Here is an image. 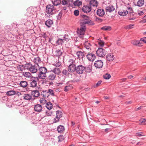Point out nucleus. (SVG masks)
<instances>
[{
	"mask_svg": "<svg viewBox=\"0 0 146 146\" xmlns=\"http://www.w3.org/2000/svg\"><path fill=\"white\" fill-rule=\"evenodd\" d=\"M34 108L35 111L39 112L41 111L42 109L41 105L39 104L35 105Z\"/></svg>",
	"mask_w": 146,
	"mask_h": 146,
	"instance_id": "obj_13",
	"label": "nucleus"
},
{
	"mask_svg": "<svg viewBox=\"0 0 146 146\" xmlns=\"http://www.w3.org/2000/svg\"><path fill=\"white\" fill-rule=\"evenodd\" d=\"M23 98L25 100H30L32 99V96L28 94H24L23 96Z\"/></svg>",
	"mask_w": 146,
	"mask_h": 146,
	"instance_id": "obj_23",
	"label": "nucleus"
},
{
	"mask_svg": "<svg viewBox=\"0 0 146 146\" xmlns=\"http://www.w3.org/2000/svg\"><path fill=\"white\" fill-rule=\"evenodd\" d=\"M54 73L55 74L58 75L61 73V71L60 69L59 68H55L53 69V70L51 71Z\"/></svg>",
	"mask_w": 146,
	"mask_h": 146,
	"instance_id": "obj_24",
	"label": "nucleus"
},
{
	"mask_svg": "<svg viewBox=\"0 0 146 146\" xmlns=\"http://www.w3.org/2000/svg\"><path fill=\"white\" fill-rule=\"evenodd\" d=\"M144 13L142 11H138V14L140 16L142 15Z\"/></svg>",
	"mask_w": 146,
	"mask_h": 146,
	"instance_id": "obj_60",
	"label": "nucleus"
},
{
	"mask_svg": "<svg viewBox=\"0 0 146 146\" xmlns=\"http://www.w3.org/2000/svg\"><path fill=\"white\" fill-rule=\"evenodd\" d=\"M85 52L84 51L83 52L81 51L77 52L76 54L77 55L78 57L79 58H82L85 56Z\"/></svg>",
	"mask_w": 146,
	"mask_h": 146,
	"instance_id": "obj_17",
	"label": "nucleus"
},
{
	"mask_svg": "<svg viewBox=\"0 0 146 146\" xmlns=\"http://www.w3.org/2000/svg\"><path fill=\"white\" fill-rule=\"evenodd\" d=\"M98 5L97 1L95 0H91L90 2V5L93 7H97Z\"/></svg>",
	"mask_w": 146,
	"mask_h": 146,
	"instance_id": "obj_20",
	"label": "nucleus"
},
{
	"mask_svg": "<svg viewBox=\"0 0 146 146\" xmlns=\"http://www.w3.org/2000/svg\"><path fill=\"white\" fill-rule=\"evenodd\" d=\"M46 115L47 116H51L52 114V112L50 111L49 110L48 111H46Z\"/></svg>",
	"mask_w": 146,
	"mask_h": 146,
	"instance_id": "obj_52",
	"label": "nucleus"
},
{
	"mask_svg": "<svg viewBox=\"0 0 146 146\" xmlns=\"http://www.w3.org/2000/svg\"><path fill=\"white\" fill-rule=\"evenodd\" d=\"M131 43L135 46L139 47L142 46L143 45V43L141 42L140 40H133L131 41Z\"/></svg>",
	"mask_w": 146,
	"mask_h": 146,
	"instance_id": "obj_12",
	"label": "nucleus"
},
{
	"mask_svg": "<svg viewBox=\"0 0 146 146\" xmlns=\"http://www.w3.org/2000/svg\"><path fill=\"white\" fill-rule=\"evenodd\" d=\"M56 75L54 73L50 74L48 76V79L52 80H54L56 78Z\"/></svg>",
	"mask_w": 146,
	"mask_h": 146,
	"instance_id": "obj_30",
	"label": "nucleus"
},
{
	"mask_svg": "<svg viewBox=\"0 0 146 146\" xmlns=\"http://www.w3.org/2000/svg\"><path fill=\"white\" fill-rule=\"evenodd\" d=\"M18 24L16 23H13L12 24V26L13 28L15 29L17 27Z\"/></svg>",
	"mask_w": 146,
	"mask_h": 146,
	"instance_id": "obj_54",
	"label": "nucleus"
},
{
	"mask_svg": "<svg viewBox=\"0 0 146 146\" xmlns=\"http://www.w3.org/2000/svg\"><path fill=\"white\" fill-rule=\"evenodd\" d=\"M57 130L58 133H61L64 130V128L63 126L60 125L57 127Z\"/></svg>",
	"mask_w": 146,
	"mask_h": 146,
	"instance_id": "obj_29",
	"label": "nucleus"
},
{
	"mask_svg": "<svg viewBox=\"0 0 146 146\" xmlns=\"http://www.w3.org/2000/svg\"><path fill=\"white\" fill-rule=\"evenodd\" d=\"M29 71L33 73H36L37 71V69L35 65H32Z\"/></svg>",
	"mask_w": 146,
	"mask_h": 146,
	"instance_id": "obj_25",
	"label": "nucleus"
},
{
	"mask_svg": "<svg viewBox=\"0 0 146 146\" xmlns=\"http://www.w3.org/2000/svg\"><path fill=\"white\" fill-rule=\"evenodd\" d=\"M58 142H60L64 140L63 136V135H61L58 136Z\"/></svg>",
	"mask_w": 146,
	"mask_h": 146,
	"instance_id": "obj_50",
	"label": "nucleus"
},
{
	"mask_svg": "<svg viewBox=\"0 0 146 146\" xmlns=\"http://www.w3.org/2000/svg\"><path fill=\"white\" fill-rule=\"evenodd\" d=\"M114 7L112 5H109L106 7V12L111 13L115 10Z\"/></svg>",
	"mask_w": 146,
	"mask_h": 146,
	"instance_id": "obj_14",
	"label": "nucleus"
},
{
	"mask_svg": "<svg viewBox=\"0 0 146 146\" xmlns=\"http://www.w3.org/2000/svg\"><path fill=\"white\" fill-rule=\"evenodd\" d=\"M62 15V13L61 12H60L58 15V17L61 18Z\"/></svg>",
	"mask_w": 146,
	"mask_h": 146,
	"instance_id": "obj_62",
	"label": "nucleus"
},
{
	"mask_svg": "<svg viewBox=\"0 0 146 146\" xmlns=\"http://www.w3.org/2000/svg\"><path fill=\"white\" fill-rule=\"evenodd\" d=\"M104 78L106 79H108L111 77V75L110 74H106L103 76Z\"/></svg>",
	"mask_w": 146,
	"mask_h": 146,
	"instance_id": "obj_46",
	"label": "nucleus"
},
{
	"mask_svg": "<svg viewBox=\"0 0 146 146\" xmlns=\"http://www.w3.org/2000/svg\"><path fill=\"white\" fill-rule=\"evenodd\" d=\"M68 70L66 69H64L62 71V73L63 75L65 76H67L69 74Z\"/></svg>",
	"mask_w": 146,
	"mask_h": 146,
	"instance_id": "obj_43",
	"label": "nucleus"
},
{
	"mask_svg": "<svg viewBox=\"0 0 146 146\" xmlns=\"http://www.w3.org/2000/svg\"><path fill=\"white\" fill-rule=\"evenodd\" d=\"M97 55L100 57L104 56L106 54L105 51L102 48H99L96 52Z\"/></svg>",
	"mask_w": 146,
	"mask_h": 146,
	"instance_id": "obj_8",
	"label": "nucleus"
},
{
	"mask_svg": "<svg viewBox=\"0 0 146 146\" xmlns=\"http://www.w3.org/2000/svg\"><path fill=\"white\" fill-rule=\"evenodd\" d=\"M134 25L131 24L125 26V28L126 29H130L133 28Z\"/></svg>",
	"mask_w": 146,
	"mask_h": 146,
	"instance_id": "obj_45",
	"label": "nucleus"
},
{
	"mask_svg": "<svg viewBox=\"0 0 146 146\" xmlns=\"http://www.w3.org/2000/svg\"><path fill=\"white\" fill-rule=\"evenodd\" d=\"M71 123L72 126L73 127V128H74L75 125V123L73 121H71Z\"/></svg>",
	"mask_w": 146,
	"mask_h": 146,
	"instance_id": "obj_63",
	"label": "nucleus"
},
{
	"mask_svg": "<svg viewBox=\"0 0 146 146\" xmlns=\"http://www.w3.org/2000/svg\"><path fill=\"white\" fill-rule=\"evenodd\" d=\"M132 103V101H129L126 102H125L126 104H131Z\"/></svg>",
	"mask_w": 146,
	"mask_h": 146,
	"instance_id": "obj_64",
	"label": "nucleus"
},
{
	"mask_svg": "<svg viewBox=\"0 0 146 146\" xmlns=\"http://www.w3.org/2000/svg\"><path fill=\"white\" fill-rule=\"evenodd\" d=\"M16 92L14 90H11L7 92L6 94L8 96H12L15 94Z\"/></svg>",
	"mask_w": 146,
	"mask_h": 146,
	"instance_id": "obj_39",
	"label": "nucleus"
},
{
	"mask_svg": "<svg viewBox=\"0 0 146 146\" xmlns=\"http://www.w3.org/2000/svg\"><path fill=\"white\" fill-rule=\"evenodd\" d=\"M23 75L26 77H30L31 76V74L29 72H23Z\"/></svg>",
	"mask_w": 146,
	"mask_h": 146,
	"instance_id": "obj_49",
	"label": "nucleus"
},
{
	"mask_svg": "<svg viewBox=\"0 0 146 146\" xmlns=\"http://www.w3.org/2000/svg\"><path fill=\"white\" fill-rule=\"evenodd\" d=\"M28 85L27 82L24 81H21L19 84V85L20 86L23 88H26Z\"/></svg>",
	"mask_w": 146,
	"mask_h": 146,
	"instance_id": "obj_27",
	"label": "nucleus"
},
{
	"mask_svg": "<svg viewBox=\"0 0 146 146\" xmlns=\"http://www.w3.org/2000/svg\"><path fill=\"white\" fill-rule=\"evenodd\" d=\"M79 11L77 10H75L74 11V14L76 16H78L79 15Z\"/></svg>",
	"mask_w": 146,
	"mask_h": 146,
	"instance_id": "obj_55",
	"label": "nucleus"
},
{
	"mask_svg": "<svg viewBox=\"0 0 146 146\" xmlns=\"http://www.w3.org/2000/svg\"><path fill=\"white\" fill-rule=\"evenodd\" d=\"M142 133H137L136 134V136H138L139 137L141 136H144L145 135H144L142 134Z\"/></svg>",
	"mask_w": 146,
	"mask_h": 146,
	"instance_id": "obj_58",
	"label": "nucleus"
},
{
	"mask_svg": "<svg viewBox=\"0 0 146 146\" xmlns=\"http://www.w3.org/2000/svg\"><path fill=\"white\" fill-rule=\"evenodd\" d=\"M53 24V21L50 19H48L45 22V25L48 27H50L51 26V25Z\"/></svg>",
	"mask_w": 146,
	"mask_h": 146,
	"instance_id": "obj_21",
	"label": "nucleus"
},
{
	"mask_svg": "<svg viewBox=\"0 0 146 146\" xmlns=\"http://www.w3.org/2000/svg\"><path fill=\"white\" fill-rule=\"evenodd\" d=\"M73 4L75 6H79L82 4V2L79 0H76L74 1Z\"/></svg>",
	"mask_w": 146,
	"mask_h": 146,
	"instance_id": "obj_38",
	"label": "nucleus"
},
{
	"mask_svg": "<svg viewBox=\"0 0 146 146\" xmlns=\"http://www.w3.org/2000/svg\"><path fill=\"white\" fill-rule=\"evenodd\" d=\"M140 41H143L144 43H146V37H143L141 38L140 40Z\"/></svg>",
	"mask_w": 146,
	"mask_h": 146,
	"instance_id": "obj_56",
	"label": "nucleus"
},
{
	"mask_svg": "<svg viewBox=\"0 0 146 146\" xmlns=\"http://www.w3.org/2000/svg\"><path fill=\"white\" fill-rule=\"evenodd\" d=\"M53 65L56 66V67H59L61 66V63L60 62H58V63H56L55 64Z\"/></svg>",
	"mask_w": 146,
	"mask_h": 146,
	"instance_id": "obj_59",
	"label": "nucleus"
},
{
	"mask_svg": "<svg viewBox=\"0 0 146 146\" xmlns=\"http://www.w3.org/2000/svg\"><path fill=\"white\" fill-rule=\"evenodd\" d=\"M96 21H98L100 22H102V19L100 18H99L98 17H96Z\"/></svg>",
	"mask_w": 146,
	"mask_h": 146,
	"instance_id": "obj_61",
	"label": "nucleus"
},
{
	"mask_svg": "<svg viewBox=\"0 0 146 146\" xmlns=\"http://www.w3.org/2000/svg\"><path fill=\"white\" fill-rule=\"evenodd\" d=\"M68 0H62L61 1V4L64 5H65L68 3Z\"/></svg>",
	"mask_w": 146,
	"mask_h": 146,
	"instance_id": "obj_53",
	"label": "nucleus"
},
{
	"mask_svg": "<svg viewBox=\"0 0 146 146\" xmlns=\"http://www.w3.org/2000/svg\"><path fill=\"white\" fill-rule=\"evenodd\" d=\"M56 10V9L53 5L50 4L47 5L46 6V12L47 14H46L45 16L49 17L50 15L54 14V11H55Z\"/></svg>",
	"mask_w": 146,
	"mask_h": 146,
	"instance_id": "obj_3",
	"label": "nucleus"
},
{
	"mask_svg": "<svg viewBox=\"0 0 146 146\" xmlns=\"http://www.w3.org/2000/svg\"><path fill=\"white\" fill-rule=\"evenodd\" d=\"M35 62L36 63V64L38 66H39L38 64L41 62L40 58L38 57H36L35 58Z\"/></svg>",
	"mask_w": 146,
	"mask_h": 146,
	"instance_id": "obj_35",
	"label": "nucleus"
},
{
	"mask_svg": "<svg viewBox=\"0 0 146 146\" xmlns=\"http://www.w3.org/2000/svg\"><path fill=\"white\" fill-rule=\"evenodd\" d=\"M81 17L85 19L84 21L80 23L81 27L80 29H78L77 33L78 36L80 38H82L85 34L86 29V24H87L90 25H93L94 23L91 20L88 19L89 17L85 15H82Z\"/></svg>",
	"mask_w": 146,
	"mask_h": 146,
	"instance_id": "obj_1",
	"label": "nucleus"
},
{
	"mask_svg": "<svg viewBox=\"0 0 146 146\" xmlns=\"http://www.w3.org/2000/svg\"><path fill=\"white\" fill-rule=\"evenodd\" d=\"M38 77L41 79H44L46 77V73L47 72V69L44 67H41L38 69Z\"/></svg>",
	"mask_w": 146,
	"mask_h": 146,
	"instance_id": "obj_4",
	"label": "nucleus"
},
{
	"mask_svg": "<svg viewBox=\"0 0 146 146\" xmlns=\"http://www.w3.org/2000/svg\"><path fill=\"white\" fill-rule=\"evenodd\" d=\"M32 65V64L28 63L25 64L24 68L25 69H27L29 70Z\"/></svg>",
	"mask_w": 146,
	"mask_h": 146,
	"instance_id": "obj_41",
	"label": "nucleus"
},
{
	"mask_svg": "<svg viewBox=\"0 0 146 146\" xmlns=\"http://www.w3.org/2000/svg\"><path fill=\"white\" fill-rule=\"evenodd\" d=\"M91 52H85V54H87L86 55V57L87 59L91 62L94 61L96 58L95 55L93 53H90Z\"/></svg>",
	"mask_w": 146,
	"mask_h": 146,
	"instance_id": "obj_7",
	"label": "nucleus"
},
{
	"mask_svg": "<svg viewBox=\"0 0 146 146\" xmlns=\"http://www.w3.org/2000/svg\"><path fill=\"white\" fill-rule=\"evenodd\" d=\"M82 10L83 12L87 14L91 11L92 8L90 5H85L82 7Z\"/></svg>",
	"mask_w": 146,
	"mask_h": 146,
	"instance_id": "obj_9",
	"label": "nucleus"
},
{
	"mask_svg": "<svg viewBox=\"0 0 146 146\" xmlns=\"http://www.w3.org/2000/svg\"><path fill=\"white\" fill-rule=\"evenodd\" d=\"M102 81L101 80H100L96 83V85L94 86V87H96L99 86L101 83Z\"/></svg>",
	"mask_w": 146,
	"mask_h": 146,
	"instance_id": "obj_57",
	"label": "nucleus"
},
{
	"mask_svg": "<svg viewBox=\"0 0 146 146\" xmlns=\"http://www.w3.org/2000/svg\"><path fill=\"white\" fill-rule=\"evenodd\" d=\"M53 5L54 6H57L60 4L61 1L60 0H51Z\"/></svg>",
	"mask_w": 146,
	"mask_h": 146,
	"instance_id": "obj_22",
	"label": "nucleus"
},
{
	"mask_svg": "<svg viewBox=\"0 0 146 146\" xmlns=\"http://www.w3.org/2000/svg\"><path fill=\"white\" fill-rule=\"evenodd\" d=\"M41 95L44 98H47L49 96L48 90L42 91L41 93Z\"/></svg>",
	"mask_w": 146,
	"mask_h": 146,
	"instance_id": "obj_18",
	"label": "nucleus"
},
{
	"mask_svg": "<svg viewBox=\"0 0 146 146\" xmlns=\"http://www.w3.org/2000/svg\"><path fill=\"white\" fill-rule=\"evenodd\" d=\"M84 45L85 49L84 50L85 52H91L92 44L90 41L85 42L84 43Z\"/></svg>",
	"mask_w": 146,
	"mask_h": 146,
	"instance_id": "obj_6",
	"label": "nucleus"
},
{
	"mask_svg": "<svg viewBox=\"0 0 146 146\" xmlns=\"http://www.w3.org/2000/svg\"><path fill=\"white\" fill-rule=\"evenodd\" d=\"M144 3V0H139L137 2V5L139 7H141Z\"/></svg>",
	"mask_w": 146,
	"mask_h": 146,
	"instance_id": "obj_36",
	"label": "nucleus"
},
{
	"mask_svg": "<svg viewBox=\"0 0 146 146\" xmlns=\"http://www.w3.org/2000/svg\"><path fill=\"white\" fill-rule=\"evenodd\" d=\"M31 94L35 97H37L39 96L40 93L38 90H33Z\"/></svg>",
	"mask_w": 146,
	"mask_h": 146,
	"instance_id": "obj_26",
	"label": "nucleus"
},
{
	"mask_svg": "<svg viewBox=\"0 0 146 146\" xmlns=\"http://www.w3.org/2000/svg\"><path fill=\"white\" fill-rule=\"evenodd\" d=\"M64 42V41L62 39L59 38L56 42V44L58 45H62Z\"/></svg>",
	"mask_w": 146,
	"mask_h": 146,
	"instance_id": "obj_34",
	"label": "nucleus"
},
{
	"mask_svg": "<svg viewBox=\"0 0 146 146\" xmlns=\"http://www.w3.org/2000/svg\"><path fill=\"white\" fill-rule=\"evenodd\" d=\"M106 57L107 60L109 61H113L115 58L114 56L112 53L108 54L107 55Z\"/></svg>",
	"mask_w": 146,
	"mask_h": 146,
	"instance_id": "obj_15",
	"label": "nucleus"
},
{
	"mask_svg": "<svg viewBox=\"0 0 146 146\" xmlns=\"http://www.w3.org/2000/svg\"><path fill=\"white\" fill-rule=\"evenodd\" d=\"M56 117L54 118V123H57L59 121L60 119L62 117V112L59 110L57 111L56 112Z\"/></svg>",
	"mask_w": 146,
	"mask_h": 146,
	"instance_id": "obj_10",
	"label": "nucleus"
},
{
	"mask_svg": "<svg viewBox=\"0 0 146 146\" xmlns=\"http://www.w3.org/2000/svg\"><path fill=\"white\" fill-rule=\"evenodd\" d=\"M37 82L36 79L35 80H32L30 82V86L32 88H35L37 86Z\"/></svg>",
	"mask_w": 146,
	"mask_h": 146,
	"instance_id": "obj_19",
	"label": "nucleus"
},
{
	"mask_svg": "<svg viewBox=\"0 0 146 146\" xmlns=\"http://www.w3.org/2000/svg\"><path fill=\"white\" fill-rule=\"evenodd\" d=\"M48 92L49 94V96L50 94L51 96H54V91L52 89H49L48 90Z\"/></svg>",
	"mask_w": 146,
	"mask_h": 146,
	"instance_id": "obj_44",
	"label": "nucleus"
},
{
	"mask_svg": "<svg viewBox=\"0 0 146 146\" xmlns=\"http://www.w3.org/2000/svg\"><path fill=\"white\" fill-rule=\"evenodd\" d=\"M139 124L143 125H146V119H143L142 120H140Z\"/></svg>",
	"mask_w": 146,
	"mask_h": 146,
	"instance_id": "obj_42",
	"label": "nucleus"
},
{
	"mask_svg": "<svg viewBox=\"0 0 146 146\" xmlns=\"http://www.w3.org/2000/svg\"><path fill=\"white\" fill-rule=\"evenodd\" d=\"M119 15L124 16L126 15L128 13V11L127 10H123L122 11H119L118 12Z\"/></svg>",
	"mask_w": 146,
	"mask_h": 146,
	"instance_id": "obj_28",
	"label": "nucleus"
},
{
	"mask_svg": "<svg viewBox=\"0 0 146 146\" xmlns=\"http://www.w3.org/2000/svg\"><path fill=\"white\" fill-rule=\"evenodd\" d=\"M85 69V67L82 65H79L76 66V72L79 74H82L83 73Z\"/></svg>",
	"mask_w": 146,
	"mask_h": 146,
	"instance_id": "obj_5",
	"label": "nucleus"
},
{
	"mask_svg": "<svg viewBox=\"0 0 146 146\" xmlns=\"http://www.w3.org/2000/svg\"><path fill=\"white\" fill-rule=\"evenodd\" d=\"M103 63L101 60H98L96 61L94 63V66L98 68H101L103 66Z\"/></svg>",
	"mask_w": 146,
	"mask_h": 146,
	"instance_id": "obj_11",
	"label": "nucleus"
},
{
	"mask_svg": "<svg viewBox=\"0 0 146 146\" xmlns=\"http://www.w3.org/2000/svg\"><path fill=\"white\" fill-rule=\"evenodd\" d=\"M46 107L49 110H51L53 107L52 104L50 102H48L46 103Z\"/></svg>",
	"mask_w": 146,
	"mask_h": 146,
	"instance_id": "obj_31",
	"label": "nucleus"
},
{
	"mask_svg": "<svg viewBox=\"0 0 146 146\" xmlns=\"http://www.w3.org/2000/svg\"><path fill=\"white\" fill-rule=\"evenodd\" d=\"M63 41L64 40L66 42L68 41L69 40V38L68 36L66 35H65L63 37Z\"/></svg>",
	"mask_w": 146,
	"mask_h": 146,
	"instance_id": "obj_47",
	"label": "nucleus"
},
{
	"mask_svg": "<svg viewBox=\"0 0 146 146\" xmlns=\"http://www.w3.org/2000/svg\"><path fill=\"white\" fill-rule=\"evenodd\" d=\"M55 56H61L62 54V52L60 50L58 49L56 50L55 52Z\"/></svg>",
	"mask_w": 146,
	"mask_h": 146,
	"instance_id": "obj_33",
	"label": "nucleus"
},
{
	"mask_svg": "<svg viewBox=\"0 0 146 146\" xmlns=\"http://www.w3.org/2000/svg\"><path fill=\"white\" fill-rule=\"evenodd\" d=\"M73 88L72 86L69 85H67L65 87L64 91L65 92H67L70 90H71Z\"/></svg>",
	"mask_w": 146,
	"mask_h": 146,
	"instance_id": "obj_32",
	"label": "nucleus"
},
{
	"mask_svg": "<svg viewBox=\"0 0 146 146\" xmlns=\"http://www.w3.org/2000/svg\"><path fill=\"white\" fill-rule=\"evenodd\" d=\"M40 102L42 104H46V103H47V102L46 100H45V99L44 98L41 99L40 100Z\"/></svg>",
	"mask_w": 146,
	"mask_h": 146,
	"instance_id": "obj_48",
	"label": "nucleus"
},
{
	"mask_svg": "<svg viewBox=\"0 0 146 146\" xmlns=\"http://www.w3.org/2000/svg\"><path fill=\"white\" fill-rule=\"evenodd\" d=\"M85 71L86 73H90L91 72L92 69L90 67H88L87 68H86L85 67Z\"/></svg>",
	"mask_w": 146,
	"mask_h": 146,
	"instance_id": "obj_51",
	"label": "nucleus"
},
{
	"mask_svg": "<svg viewBox=\"0 0 146 146\" xmlns=\"http://www.w3.org/2000/svg\"><path fill=\"white\" fill-rule=\"evenodd\" d=\"M97 15L100 17H102L105 14L104 10L102 9H98L96 12Z\"/></svg>",
	"mask_w": 146,
	"mask_h": 146,
	"instance_id": "obj_16",
	"label": "nucleus"
},
{
	"mask_svg": "<svg viewBox=\"0 0 146 146\" xmlns=\"http://www.w3.org/2000/svg\"><path fill=\"white\" fill-rule=\"evenodd\" d=\"M98 43L99 46L100 47H103L104 45V42L103 40H100L99 39H98Z\"/></svg>",
	"mask_w": 146,
	"mask_h": 146,
	"instance_id": "obj_37",
	"label": "nucleus"
},
{
	"mask_svg": "<svg viewBox=\"0 0 146 146\" xmlns=\"http://www.w3.org/2000/svg\"><path fill=\"white\" fill-rule=\"evenodd\" d=\"M69 65L68 67V69L69 72H73L76 71V66L75 65V61L72 59H70L68 61Z\"/></svg>",
	"mask_w": 146,
	"mask_h": 146,
	"instance_id": "obj_2",
	"label": "nucleus"
},
{
	"mask_svg": "<svg viewBox=\"0 0 146 146\" xmlns=\"http://www.w3.org/2000/svg\"><path fill=\"white\" fill-rule=\"evenodd\" d=\"M111 27L109 26H105L101 28V29L104 31H110L111 30Z\"/></svg>",
	"mask_w": 146,
	"mask_h": 146,
	"instance_id": "obj_40",
	"label": "nucleus"
}]
</instances>
